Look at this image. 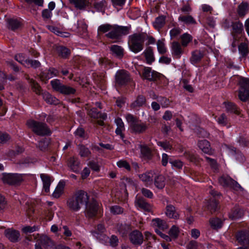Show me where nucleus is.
<instances>
[{
  "instance_id": "obj_1",
  "label": "nucleus",
  "mask_w": 249,
  "mask_h": 249,
  "mask_svg": "<svg viewBox=\"0 0 249 249\" xmlns=\"http://www.w3.org/2000/svg\"><path fill=\"white\" fill-rule=\"evenodd\" d=\"M147 37L146 33L143 32L135 33L129 36L128 46L130 50L135 53L141 51Z\"/></svg>"
},
{
  "instance_id": "obj_2",
  "label": "nucleus",
  "mask_w": 249,
  "mask_h": 249,
  "mask_svg": "<svg viewBox=\"0 0 249 249\" xmlns=\"http://www.w3.org/2000/svg\"><path fill=\"white\" fill-rule=\"evenodd\" d=\"M125 119L129 124L132 132L136 134L144 133L148 128V125L140 121L138 118L131 114H127Z\"/></svg>"
},
{
  "instance_id": "obj_3",
  "label": "nucleus",
  "mask_w": 249,
  "mask_h": 249,
  "mask_svg": "<svg viewBox=\"0 0 249 249\" xmlns=\"http://www.w3.org/2000/svg\"><path fill=\"white\" fill-rule=\"evenodd\" d=\"M27 125L37 135L43 136L50 135L51 134V131L45 123L35 120H29L27 122Z\"/></svg>"
},
{
  "instance_id": "obj_4",
  "label": "nucleus",
  "mask_w": 249,
  "mask_h": 249,
  "mask_svg": "<svg viewBox=\"0 0 249 249\" xmlns=\"http://www.w3.org/2000/svg\"><path fill=\"white\" fill-rule=\"evenodd\" d=\"M51 85L53 90L64 95H73L76 92V89L74 88L63 84L59 79H56L51 81Z\"/></svg>"
},
{
  "instance_id": "obj_5",
  "label": "nucleus",
  "mask_w": 249,
  "mask_h": 249,
  "mask_svg": "<svg viewBox=\"0 0 249 249\" xmlns=\"http://www.w3.org/2000/svg\"><path fill=\"white\" fill-rule=\"evenodd\" d=\"M130 26H112V29L106 36L112 39H120L123 36L129 33Z\"/></svg>"
},
{
  "instance_id": "obj_6",
  "label": "nucleus",
  "mask_w": 249,
  "mask_h": 249,
  "mask_svg": "<svg viewBox=\"0 0 249 249\" xmlns=\"http://www.w3.org/2000/svg\"><path fill=\"white\" fill-rule=\"evenodd\" d=\"M240 89L238 97L240 100L245 102L249 98V79L241 77L239 80Z\"/></svg>"
},
{
  "instance_id": "obj_7",
  "label": "nucleus",
  "mask_w": 249,
  "mask_h": 249,
  "mask_svg": "<svg viewBox=\"0 0 249 249\" xmlns=\"http://www.w3.org/2000/svg\"><path fill=\"white\" fill-rule=\"evenodd\" d=\"M131 80L129 73L124 70L118 71L115 74V84L118 86H125Z\"/></svg>"
},
{
  "instance_id": "obj_8",
  "label": "nucleus",
  "mask_w": 249,
  "mask_h": 249,
  "mask_svg": "<svg viewBox=\"0 0 249 249\" xmlns=\"http://www.w3.org/2000/svg\"><path fill=\"white\" fill-rule=\"evenodd\" d=\"M86 214L89 218L94 217L98 210V205L96 200L94 199H90L85 205Z\"/></svg>"
},
{
  "instance_id": "obj_9",
  "label": "nucleus",
  "mask_w": 249,
  "mask_h": 249,
  "mask_svg": "<svg viewBox=\"0 0 249 249\" xmlns=\"http://www.w3.org/2000/svg\"><path fill=\"white\" fill-rule=\"evenodd\" d=\"M2 179L4 183L10 185L18 184L22 181V176L17 174H5Z\"/></svg>"
},
{
  "instance_id": "obj_10",
  "label": "nucleus",
  "mask_w": 249,
  "mask_h": 249,
  "mask_svg": "<svg viewBox=\"0 0 249 249\" xmlns=\"http://www.w3.org/2000/svg\"><path fill=\"white\" fill-rule=\"evenodd\" d=\"M160 74L155 71H152L150 67H145L142 71V77L149 81H155L159 79Z\"/></svg>"
},
{
  "instance_id": "obj_11",
  "label": "nucleus",
  "mask_w": 249,
  "mask_h": 249,
  "mask_svg": "<svg viewBox=\"0 0 249 249\" xmlns=\"http://www.w3.org/2000/svg\"><path fill=\"white\" fill-rule=\"evenodd\" d=\"M236 238L240 245L249 247V229L239 231L236 235Z\"/></svg>"
},
{
  "instance_id": "obj_12",
  "label": "nucleus",
  "mask_w": 249,
  "mask_h": 249,
  "mask_svg": "<svg viewBox=\"0 0 249 249\" xmlns=\"http://www.w3.org/2000/svg\"><path fill=\"white\" fill-rule=\"evenodd\" d=\"M129 239L130 242L135 245H141L143 241V236L141 232L138 230H134L129 234Z\"/></svg>"
},
{
  "instance_id": "obj_13",
  "label": "nucleus",
  "mask_w": 249,
  "mask_h": 249,
  "mask_svg": "<svg viewBox=\"0 0 249 249\" xmlns=\"http://www.w3.org/2000/svg\"><path fill=\"white\" fill-rule=\"evenodd\" d=\"M74 196L77 199L81 206H85L90 200L88 193L83 190H78L75 192Z\"/></svg>"
},
{
  "instance_id": "obj_14",
  "label": "nucleus",
  "mask_w": 249,
  "mask_h": 249,
  "mask_svg": "<svg viewBox=\"0 0 249 249\" xmlns=\"http://www.w3.org/2000/svg\"><path fill=\"white\" fill-rule=\"evenodd\" d=\"M59 72L56 69L51 68L48 70L42 71L40 74V78L41 80L46 82L54 76H57Z\"/></svg>"
},
{
  "instance_id": "obj_15",
  "label": "nucleus",
  "mask_w": 249,
  "mask_h": 249,
  "mask_svg": "<svg viewBox=\"0 0 249 249\" xmlns=\"http://www.w3.org/2000/svg\"><path fill=\"white\" fill-rule=\"evenodd\" d=\"M37 242L45 249H53L54 248L53 242L46 235H41L37 240Z\"/></svg>"
},
{
  "instance_id": "obj_16",
  "label": "nucleus",
  "mask_w": 249,
  "mask_h": 249,
  "mask_svg": "<svg viewBox=\"0 0 249 249\" xmlns=\"http://www.w3.org/2000/svg\"><path fill=\"white\" fill-rule=\"evenodd\" d=\"M243 215V210L239 206L235 205L229 213V217L231 219L235 220L242 217Z\"/></svg>"
},
{
  "instance_id": "obj_17",
  "label": "nucleus",
  "mask_w": 249,
  "mask_h": 249,
  "mask_svg": "<svg viewBox=\"0 0 249 249\" xmlns=\"http://www.w3.org/2000/svg\"><path fill=\"white\" fill-rule=\"evenodd\" d=\"M5 236L11 242H16L18 241L20 233L18 231L13 229H8L5 230Z\"/></svg>"
},
{
  "instance_id": "obj_18",
  "label": "nucleus",
  "mask_w": 249,
  "mask_h": 249,
  "mask_svg": "<svg viewBox=\"0 0 249 249\" xmlns=\"http://www.w3.org/2000/svg\"><path fill=\"white\" fill-rule=\"evenodd\" d=\"M204 55V53L202 51L196 50L192 52L190 61L193 65L197 64L201 61Z\"/></svg>"
},
{
  "instance_id": "obj_19",
  "label": "nucleus",
  "mask_w": 249,
  "mask_h": 249,
  "mask_svg": "<svg viewBox=\"0 0 249 249\" xmlns=\"http://www.w3.org/2000/svg\"><path fill=\"white\" fill-rule=\"evenodd\" d=\"M67 205L70 210L74 212L78 211L81 207L74 195L67 200Z\"/></svg>"
},
{
  "instance_id": "obj_20",
  "label": "nucleus",
  "mask_w": 249,
  "mask_h": 249,
  "mask_svg": "<svg viewBox=\"0 0 249 249\" xmlns=\"http://www.w3.org/2000/svg\"><path fill=\"white\" fill-rule=\"evenodd\" d=\"M68 165L70 169L75 173H78L80 171V161L77 158H69L68 160Z\"/></svg>"
},
{
  "instance_id": "obj_21",
  "label": "nucleus",
  "mask_w": 249,
  "mask_h": 249,
  "mask_svg": "<svg viewBox=\"0 0 249 249\" xmlns=\"http://www.w3.org/2000/svg\"><path fill=\"white\" fill-rule=\"evenodd\" d=\"M198 146L199 148L205 153L212 155L213 153V150L211 148L210 142L206 140L198 141Z\"/></svg>"
},
{
  "instance_id": "obj_22",
  "label": "nucleus",
  "mask_w": 249,
  "mask_h": 249,
  "mask_svg": "<svg viewBox=\"0 0 249 249\" xmlns=\"http://www.w3.org/2000/svg\"><path fill=\"white\" fill-rule=\"evenodd\" d=\"M135 205L145 212H149L151 210L150 204L147 202L143 198H137L135 200Z\"/></svg>"
},
{
  "instance_id": "obj_23",
  "label": "nucleus",
  "mask_w": 249,
  "mask_h": 249,
  "mask_svg": "<svg viewBox=\"0 0 249 249\" xmlns=\"http://www.w3.org/2000/svg\"><path fill=\"white\" fill-rule=\"evenodd\" d=\"M165 214L168 217L175 219H178L179 216V214L175 206L171 204H168L166 206Z\"/></svg>"
},
{
  "instance_id": "obj_24",
  "label": "nucleus",
  "mask_w": 249,
  "mask_h": 249,
  "mask_svg": "<svg viewBox=\"0 0 249 249\" xmlns=\"http://www.w3.org/2000/svg\"><path fill=\"white\" fill-rule=\"evenodd\" d=\"M183 156L189 161L195 164H199L202 160V159L199 158L197 155L190 151H185L183 153Z\"/></svg>"
},
{
  "instance_id": "obj_25",
  "label": "nucleus",
  "mask_w": 249,
  "mask_h": 249,
  "mask_svg": "<svg viewBox=\"0 0 249 249\" xmlns=\"http://www.w3.org/2000/svg\"><path fill=\"white\" fill-rule=\"evenodd\" d=\"M171 49L172 54L176 58H179L181 55L183 53V50L181 48V45L177 41H174L172 43Z\"/></svg>"
},
{
  "instance_id": "obj_26",
  "label": "nucleus",
  "mask_w": 249,
  "mask_h": 249,
  "mask_svg": "<svg viewBox=\"0 0 249 249\" xmlns=\"http://www.w3.org/2000/svg\"><path fill=\"white\" fill-rule=\"evenodd\" d=\"M118 231L123 237H126L128 233L132 230L131 225L126 223L119 224L117 226Z\"/></svg>"
},
{
  "instance_id": "obj_27",
  "label": "nucleus",
  "mask_w": 249,
  "mask_h": 249,
  "mask_svg": "<svg viewBox=\"0 0 249 249\" xmlns=\"http://www.w3.org/2000/svg\"><path fill=\"white\" fill-rule=\"evenodd\" d=\"M223 105L225 106L226 111L227 112L235 113L237 115L240 114L239 109L234 103L230 102H224Z\"/></svg>"
},
{
  "instance_id": "obj_28",
  "label": "nucleus",
  "mask_w": 249,
  "mask_h": 249,
  "mask_svg": "<svg viewBox=\"0 0 249 249\" xmlns=\"http://www.w3.org/2000/svg\"><path fill=\"white\" fill-rule=\"evenodd\" d=\"M71 4L73 5L77 9L80 10H84L89 5L88 0H69Z\"/></svg>"
},
{
  "instance_id": "obj_29",
  "label": "nucleus",
  "mask_w": 249,
  "mask_h": 249,
  "mask_svg": "<svg viewBox=\"0 0 249 249\" xmlns=\"http://www.w3.org/2000/svg\"><path fill=\"white\" fill-rule=\"evenodd\" d=\"M88 115L93 118H101L106 120L107 118V114L106 113H102L97 111L96 108L93 107L88 110Z\"/></svg>"
},
{
  "instance_id": "obj_30",
  "label": "nucleus",
  "mask_w": 249,
  "mask_h": 249,
  "mask_svg": "<svg viewBox=\"0 0 249 249\" xmlns=\"http://www.w3.org/2000/svg\"><path fill=\"white\" fill-rule=\"evenodd\" d=\"M40 178L43 184V189L45 192L48 193L50 191V186L52 182V178L49 175L45 174H40Z\"/></svg>"
},
{
  "instance_id": "obj_31",
  "label": "nucleus",
  "mask_w": 249,
  "mask_h": 249,
  "mask_svg": "<svg viewBox=\"0 0 249 249\" xmlns=\"http://www.w3.org/2000/svg\"><path fill=\"white\" fill-rule=\"evenodd\" d=\"M21 27V22L17 19L11 18L7 20V28L13 31H16Z\"/></svg>"
},
{
  "instance_id": "obj_32",
  "label": "nucleus",
  "mask_w": 249,
  "mask_h": 249,
  "mask_svg": "<svg viewBox=\"0 0 249 249\" xmlns=\"http://www.w3.org/2000/svg\"><path fill=\"white\" fill-rule=\"evenodd\" d=\"M43 99L48 104L51 105H57L59 104L60 101L56 97L53 96L48 92H45L42 93Z\"/></svg>"
},
{
  "instance_id": "obj_33",
  "label": "nucleus",
  "mask_w": 249,
  "mask_h": 249,
  "mask_svg": "<svg viewBox=\"0 0 249 249\" xmlns=\"http://www.w3.org/2000/svg\"><path fill=\"white\" fill-rule=\"evenodd\" d=\"M146 103V99L143 95H139L136 100L134 101L131 105L130 107L132 109H137L142 107Z\"/></svg>"
},
{
  "instance_id": "obj_34",
  "label": "nucleus",
  "mask_w": 249,
  "mask_h": 249,
  "mask_svg": "<svg viewBox=\"0 0 249 249\" xmlns=\"http://www.w3.org/2000/svg\"><path fill=\"white\" fill-rule=\"evenodd\" d=\"M112 55L116 57L121 58L124 56V49L119 46L113 45L111 46L110 48Z\"/></svg>"
},
{
  "instance_id": "obj_35",
  "label": "nucleus",
  "mask_w": 249,
  "mask_h": 249,
  "mask_svg": "<svg viewBox=\"0 0 249 249\" xmlns=\"http://www.w3.org/2000/svg\"><path fill=\"white\" fill-rule=\"evenodd\" d=\"M115 122L117 126L115 132L117 135H120L121 137L123 139L124 135L122 132L125 129L124 124L120 118L116 119Z\"/></svg>"
},
{
  "instance_id": "obj_36",
  "label": "nucleus",
  "mask_w": 249,
  "mask_h": 249,
  "mask_svg": "<svg viewBox=\"0 0 249 249\" xmlns=\"http://www.w3.org/2000/svg\"><path fill=\"white\" fill-rule=\"evenodd\" d=\"M249 10V5L247 2H242L238 6L237 10L238 16L240 17H244Z\"/></svg>"
},
{
  "instance_id": "obj_37",
  "label": "nucleus",
  "mask_w": 249,
  "mask_h": 249,
  "mask_svg": "<svg viewBox=\"0 0 249 249\" xmlns=\"http://www.w3.org/2000/svg\"><path fill=\"white\" fill-rule=\"evenodd\" d=\"M139 178L142 181L148 186L152 183L153 175L152 172H148L139 175Z\"/></svg>"
},
{
  "instance_id": "obj_38",
  "label": "nucleus",
  "mask_w": 249,
  "mask_h": 249,
  "mask_svg": "<svg viewBox=\"0 0 249 249\" xmlns=\"http://www.w3.org/2000/svg\"><path fill=\"white\" fill-rule=\"evenodd\" d=\"M231 27L233 30L232 36L240 34L243 31V24L240 21L232 22Z\"/></svg>"
},
{
  "instance_id": "obj_39",
  "label": "nucleus",
  "mask_w": 249,
  "mask_h": 249,
  "mask_svg": "<svg viewBox=\"0 0 249 249\" xmlns=\"http://www.w3.org/2000/svg\"><path fill=\"white\" fill-rule=\"evenodd\" d=\"M146 62L148 64H151L155 60L153 50L151 47H148L143 52Z\"/></svg>"
},
{
  "instance_id": "obj_40",
  "label": "nucleus",
  "mask_w": 249,
  "mask_h": 249,
  "mask_svg": "<svg viewBox=\"0 0 249 249\" xmlns=\"http://www.w3.org/2000/svg\"><path fill=\"white\" fill-rule=\"evenodd\" d=\"M165 23V17L161 16L156 18L153 24L156 29L159 30L164 25Z\"/></svg>"
},
{
  "instance_id": "obj_41",
  "label": "nucleus",
  "mask_w": 249,
  "mask_h": 249,
  "mask_svg": "<svg viewBox=\"0 0 249 249\" xmlns=\"http://www.w3.org/2000/svg\"><path fill=\"white\" fill-rule=\"evenodd\" d=\"M155 185L158 189H162L165 185V178L164 177L161 175H160L155 178Z\"/></svg>"
},
{
  "instance_id": "obj_42",
  "label": "nucleus",
  "mask_w": 249,
  "mask_h": 249,
  "mask_svg": "<svg viewBox=\"0 0 249 249\" xmlns=\"http://www.w3.org/2000/svg\"><path fill=\"white\" fill-rule=\"evenodd\" d=\"M56 51L58 55L64 58H67L71 53L70 50L69 49L62 46L57 47Z\"/></svg>"
},
{
  "instance_id": "obj_43",
  "label": "nucleus",
  "mask_w": 249,
  "mask_h": 249,
  "mask_svg": "<svg viewBox=\"0 0 249 249\" xmlns=\"http://www.w3.org/2000/svg\"><path fill=\"white\" fill-rule=\"evenodd\" d=\"M65 186V183L63 181H60L56 186L54 192L53 194V197L58 198L62 194Z\"/></svg>"
},
{
  "instance_id": "obj_44",
  "label": "nucleus",
  "mask_w": 249,
  "mask_h": 249,
  "mask_svg": "<svg viewBox=\"0 0 249 249\" xmlns=\"http://www.w3.org/2000/svg\"><path fill=\"white\" fill-rule=\"evenodd\" d=\"M238 50L242 57L246 56L249 53L248 43L246 42L241 43L238 45Z\"/></svg>"
},
{
  "instance_id": "obj_45",
  "label": "nucleus",
  "mask_w": 249,
  "mask_h": 249,
  "mask_svg": "<svg viewBox=\"0 0 249 249\" xmlns=\"http://www.w3.org/2000/svg\"><path fill=\"white\" fill-rule=\"evenodd\" d=\"M79 154L81 157H89L91 152L88 148L84 145H79L78 146Z\"/></svg>"
},
{
  "instance_id": "obj_46",
  "label": "nucleus",
  "mask_w": 249,
  "mask_h": 249,
  "mask_svg": "<svg viewBox=\"0 0 249 249\" xmlns=\"http://www.w3.org/2000/svg\"><path fill=\"white\" fill-rule=\"evenodd\" d=\"M141 152L143 157L150 160L152 158L151 151L149 147L146 145H140Z\"/></svg>"
},
{
  "instance_id": "obj_47",
  "label": "nucleus",
  "mask_w": 249,
  "mask_h": 249,
  "mask_svg": "<svg viewBox=\"0 0 249 249\" xmlns=\"http://www.w3.org/2000/svg\"><path fill=\"white\" fill-rule=\"evenodd\" d=\"M232 179L228 176H222L218 179V182L223 186L230 187Z\"/></svg>"
},
{
  "instance_id": "obj_48",
  "label": "nucleus",
  "mask_w": 249,
  "mask_h": 249,
  "mask_svg": "<svg viewBox=\"0 0 249 249\" xmlns=\"http://www.w3.org/2000/svg\"><path fill=\"white\" fill-rule=\"evenodd\" d=\"M218 208V203L217 201L215 199H211L208 205V209L212 213L216 211Z\"/></svg>"
},
{
  "instance_id": "obj_49",
  "label": "nucleus",
  "mask_w": 249,
  "mask_h": 249,
  "mask_svg": "<svg viewBox=\"0 0 249 249\" xmlns=\"http://www.w3.org/2000/svg\"><path fill=\"white\" fill-rule=\"evenodd\" d=\"M210 223L211 227L213 229H219L222 226L223 222L221 220L218 218H213L210 220Z\"/></svg>"
},
{
  "instance_id": "obj_50",
  "label": "nucleus",
  "mask_w": 249,
  "mask_h": 249,
  "mask_svg": "<svg viewBox=\"0 0 249 249\" xmlns=\"http://www.w3.org/2000/svg\"><path fill=\"white\" fill-rule=\"evenodd\" d=\"M178 19L186 24H195L196 23L194 18L190 15L181 16L179 17Z\"/></svg>"
},
{
  "instance_id": "obj_51",
  "label": "nucleus",
  "mask_w": 249,
  "mask_h": 249,
  "mask_svg": "<svg viewBox=\"0 0 249 249\" xmlns=\"http://www.w3.org/2000/svg\"><path fill=\"white\" fill-rule=\"evenodd\" d=\"M107 6V2L103 0L100 2H95L94 7L99 12H104L105 8Z\"/></svg>"
},
{
  "instance_id": "obj_52",
  "label": "nucleus",
  "mask_w": 249,
  "mask_h": 249,
  "mask_svg": "<svg viewBox=\"0 0 249 249\" xmlns=\"http://www.w3.org/2000/svg\"><path fill=\"white\" fill-rule=\"evenodd\" d=\"M50 144V140L48 139L44 138L39 141L38 146L40 150L46 151Z\"/></svg>"
},
{
  "instance_id": "obj_53",
  "label": "nucleus",
  "mask_w": 249,
  "mask_h": 249,
  "mask_svg": "<svg viewBox=\"0 0 249 249\" xmlns=\"http://www.w3.org/2000/svg\"><path fill=\"white\" fill-rule=\"evenodd\" d=\"M153 222H154V225L162 230H165L168 228V226L166 222L159 218L155 219L153 220Z\"/></svg>"
},
{
  "instance_id": "obj_54",
  "label": "nucleus",
  "mask_w": 249,
  "mask_h": 249,
  "mask_svg": "<svg viewBox=\"0 0 249 249\" xmlns=\"http://www.w3.org/2000/svg\"><path fill=\"white\" fill-rule=\"evenodd\" d=\"M105 231V228L103 224H99L97 226V228L94 231H91L92 235L96 237H98V235L103 233Z\"/></svg>"
},
{
  "instance_id": "obj_55",
  "label": "nucleus",
  "mask_w": 249,
  "mask_h": 249,
  "mask_svg": "<svg viewBox=\"0 0 249 249\" xmlns=\"http://www.w3.org/2000/svg\"><path fill=\"white\" fill-rule=\"evenodd\" d=\"M181 45L183 47L187 46L188 43L192 40V36L188 34L185 33L183 34L181 36Z\"/></svg>"
},
{
  "instance_id": "obj_56",
  "label": "nucleus",
  "mask_w": 249,
  "mask_h": 249,
  "mask_svg": "<svg viewBox=\"0 0 249 249\" xmlns=\"http://www.w3.org/2000/svg\"><path fill=\"white\" fill-rule=\"evenodd\" d=\"M30 83L32 89L37 94L41 93V89L39 85L33 79L30 80Z\"/></svg>"
},
{
  "instance_id": "obj_57",
  "label": "nucleus",
  "mask_w": 249,
  "mask_h": 249,
  "mask_svg": "<svg viewBox=\"0 0 249 249\" xmlns=\"http://www.w3.org/2000/svg\"><path fill=\"white\" fill-rule=\"evenodd\" d=\"M112 29V25L109 24H105L100 25L98 29V32L101 33H105L110 32Z\"/></svg>"
},
{
  "instance_id": "obj_58",
  "label": "nucleus",
  "mask_w": 249,
  "mask_h": 249,
  "mask_svg": "<svg viewBox=\"0 0 249 249\" xmlns=\"http://www.w3.org/2000/svg\"><path fill=\"white\" fill-rule=\"evenodd\" d=\"M157 44L158 52L160 54H164L166 52V49L163 40H159Z\"/></svg>"
},
{
  "instance_id": "obj_59",
  "label": "nucleus",
  "mask_w": 249,
  "mask_h": 249,
  "mask_svg": "<svg viewBox=\"0 0 249 249\" xmlns=\"http://www.w3.org/2000/svg\"><path fill=\"white\" fill-rule=\"evenodd\" d=\"M25 64L27 66H30L34 68H38L40 66V63L38 61L32 59H27L25 61Z\"/></svg>"
},
{
  "instance_id": "obj_60",
  "label": "nucleus",
  "mask_w": 249,
  "mask_h": 249,
  "mask_svg": "<svg viewBox=\"0 0 249 249\" xmlns=\"http://www.w3.org/2000/svg\"><path fill=\"white\" fill-rule=\"evenodd\" d=\"M201 245L196 241L192 240L186 246L187 249H199L201 248Z\"/></svg>"
},
{
  "instance_id": "obj_61",
  "label": "nucleus",
  "mask_w": 249,
  "mask_h": 249,
  "mask_svg": "<svg viewBox=\"0 0 249 249\" xmlns=\"http://www.w3.org/2000/svg\"><path fill=\"white\" fill-rule=\"evenodd\" d=\"M38 227L37 226H34L33 227L28 226L23 227L22 229V231L25 233H31L35 231H37Z\"/></svg>"
},
{
  "instance_id": "obj_62",
  "label": "nucleus",
  "mask_w": 249,
  "mask_h": 249,
  "mask_svg": "<svg viewBox=\"0 0 249 249\" xmlns=\"http://www.w3.org/2000/svg\"><path fill=\"white\" fill-rule=\"evenodd\" d=\"M24 149L22 147L18 146L15 150H10L8 153V155L11 157H15L17 155L22 153Z\"/></svg>"
},
{
  "instance_id": "obj_63",
  "label": "nucleus",
  "mask_w": 249,
  "mask_h": 249,
  "mask_svg": "<svg viewBox=\"0 0 249 249\" xmlns=\"http://www.w3.org/2000/svg\"><path fill=\"white\" fill-rule=\"evenodd\" d=\"M110 209L111 212L114 214H119L123 213V209L118 205L112 206Z\"/></svg>"
},
{
  "instance_id": "obj_64",
  "label": "nucleus",
  "mask_w": 249,
  "mask_h": 249,
  "mask_svg": "<svg viewBox=\"0 0 249 249\" xmlns=\"http://www.w3.org/2000/svg\"><path fill=\"white\" fill-rule=\"evenodd\" d=\"M158 101L160 103L163 107H168L170 104V100L168 99L163 97H159Z\"/></svg>"
}]
</instances>
